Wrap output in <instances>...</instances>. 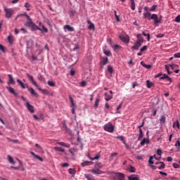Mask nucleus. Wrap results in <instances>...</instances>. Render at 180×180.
<instances>
[{
    "mask_svg": "<svg viewBox=\"0 0 180 180\" xmlns=\"http://www.w3.org/2000/svg\"><path fill=\"white\" fill-rule=\"evenodd\" d=\"M160 164H161V165L158 167V169H164V168H165V163H164V162H160Z\"/></svg>",
    "mask_w": 180,
    "mask_h": 180,
    "instance_id": "f704fd0d",
    "label": "nucleus"
},
{
    "mask_svg": "<svg viewBox=\"0 0 180 180\" xmlns=\"http://www.w3.org/2000/svg\"><path fill=\"white\" fill-rule=\"evenodd\" d=\"M130 2L131 11H136V3L134 2V0H130Z\"/></svg>",
    "mask_w": 180,
    "mask_h": 180,
    "instance_id": "a878e982",
    "label": "nucleus"
},
{
    "mask_svg": "<svg viewBox=\"0 0 180 180\" xmlns=\"http://www.w3.org/2000/svg\"><path fill=\"white\" fill-rule=\"evenodd\" d=\"M48 85H49V86H55L56 84L53 82L49 81L48 82Z\"/></svg>",
    "mask_w": 180,
    "mask_h": 180,
    "instance_id": "603ef678",
    "label": "nucleus"
},
{
    "mask_svg": "<svg viewBox=\"0 0 180 180\" xmlns=\"http://www.w3.org/2000/svg\"><path fill=\"white\" fill-rule=\"evenodd\" d=\"M113 49L115 51L116 50H119V49H120V46L117 45V44H115L113 46Z\"/></svg>",
    "mask_w": 180,
    "mask_h": 180,
    "instance_id": "13d9d810",
    "label": "nucleus"
},
{
    "mask_svg": "<svg viewBox=\"0 0 180 180\" xmlns=\"http://www.w3.org/2000/svg\"><path fill=\"white\" fill-rule=\"evenodd\" d=\"M116 139H117V140H120V141H122L123 144H124V146H127V143H126V140L124 139V136H117Z\"/></svg>",
    "mask_w": 180,
    "mask_h": 180,
    "instance_id": "aec40b11",
    "label": "nucleus"
},
{
    "mask_svg": "<svg viewBox=\"0 0 180 180\" xmlns=\"http://www.w3.org/2000/svg\"><path fill=\"white\" fill-rule=\"evenodd\" d=\"M62 167H63V168H66L67 167H70V164H68V163H63L62 165Z\"/></svg>",
    "mask_w": 180,
    "mask_h": 180,
    "instance_id": "774afa93",
    "label": "nucleus"
},
{
    "mask_svg": "<svg viewBox=\"0 0 180 180\" xmlns=\"http://www.w3.org/2000/svg\"><path fill=\"white\" fill-rule=\"evenodd\" d=\"M17 82L19 83V85H20V86L22 88V89H25V88H29L27 86V84L22 83V82L20 81V79H17Z\"/></svg>",
    "mask_w": 180,
    "mask_h": 180,
    "instance_id": "4468645a",
    "label": "nucleus"
},
{
    "mask_svg": "<svg viewBox=\"0 0 180 180\" xmlns=\"http://www.w3.org/2000/svg\"><path fill=\"white\" fill-rule=\"evenodd\" d=\"M173 167L174 168H176V169L180 168V165H178V163H174Z\"/></svg>",
    "mask_w": 180,
    "mask_h": 180,
    "instance_id": "680f3d73",
    "label": "nucleus"
},
{
    "mask_svg": "<svg viewBox=\"0 0 180 180\" xmlns=\"http://www.w3.org/2000/svg\"><path fill=\"white\" fill-rule=\"evenodd\" d=\"M94 167L96 169L102 168L103 167V164L101 162H96Z\"/></svg>",
    "mask_w": 180,
    "mask_h": 180,
    "instance_id": "cd10ccee",
    "label": "nucleus"
},
{
    "mask_svg": "<svg viewBox=\"0 0 180 180\" xmlns=\"http://www.w3.org/2000/svg\"><path fill=\"white\" fill-rule=\"evenodd\" d=\"M91 164H92V162L85 161L82 163V167H88V165H90Z\"/></svg>",
    "mask_w": 180,
    "mask_h": 180,
    "instance_id": "c756f323",
    "label": "nucleus"
},
{
    "mask_svg": "<svg viewBox=\"0 0 180 180\" xmlns=\"http://www.w3.org/2000/svg\"><path fill=\"white\" fill-rule=\"evenodd\" d=\"M39 30H40V32H41V33H49V29H47V27H46L44 26V25H43V23L41 22H39Z\"/></svg>",
    "mask_w": 180,
    "mask_h": 180,
    "instance_id": "423d86ee",
    "label": "nucleus"
},
{
    "mask_svg": "<svg viewBox=\"0 0 180 180\" xmlns=\"http://www.w3.org/2000/svg\"><path fill=\"white\" fill-rule=\"evenodd\" d=\"M80 86H82V87L86 86V82H85V81L82 82L80 83Z\"/></svg>",
    "mask_w": 180,
    "mask_h": 180,
    "instance_id": "bf43d9fd",
    "label": "nucleus"
},
{
    "mask_svg": "<svg viewBox=\"0 0 180 180\" xmlns=\"http://www.w3.org/2000/svg\"><path fill=\"white\" fill-rule=\"evenodd\" d=\"M142 34H143V36H145V37H147L148 41H150V34H146V32H143Z\"/></svg>",
    "mask_w": 180,
    "mask_h": 180,
    "instance_id": "c9c22d12",
    "label": "nucleus"
},
{
    "mask_svg": "<svg viewBox=\"0 0 180 180\" xmlns=\"http://www.w3.org/2000/svg\"><path fill=\"white\" fill-rule=\"evenodd\" d=\"M118 153H114L111 154V156L110 157V160H113V157H117Z\"/></svg>",
    "mask_w": 180,
    "mask_h": 180,
    "instance_id": "3c124183",
    "label": "nucleus"
},
{
    "mask_svg": "<svg viewBox=\"0 0 180 180\" xmlns=\"http://www.w3.org/2000/svg\"><path fill=\"white\" fill-rule=\"evenodd\" d=\"M89 29L90 30H91V29H95V25H94L93 23L90 24V25L89 26Z\"/></svg>",
    "mask_w": 180,
    "mask_h": 180,
    "instance_id": "338daca9",
    "label": "nucleus"
},
{
    "mask_svg": "<svg viewBox=\"0 0 180 180\" xmlns=\"http://www.w3.org/2000/svg\"><path fill=\"white\" fill-rule=\"evenodd\" d=\"M108 71L110 74H113V67L110 65L108 66Z\"/></svg>",
    "mask_w": 180,
    "mask_h": 180,
    "instance_id": "2f4dec72",
    "label": "nucleus"
},
{
    "mask_svg": "<svg viewBox=\"0 0 180 180\" xmlns=\"http://www.w3.org/2000/svg\"><path fill=\"white\" fill-rule=\"evenodd\" d=\"M29 91L31 92L32 95L37 98L39 96V94H37V92L33 89L32 87H28Z\"/></svg>",
    "mask_w": 180,
    "mask_h": 180,
    "instance_id": "a211bd4d",
    "label": "nucleus"
},
{
    "mask_svg": "<svg viewBox=\"0 0 180 180\" xmlns=\"http://www.w3.org/2000/svg\"><path fill=\"white\" fill-rule=\"evenodd\" d=\"M104 54H105V56H108V57H110V56H111V53L110 51H104Z\"/></svg>",
    "mask_w": 180,
    "mask_h": 180,
    "instance_id": "6e6d98bb",
    "label": "nucleus"
},
{
    "mask_svg": "<svg viewBox=\"0 0 180 180\" xmlns=\"http://www.w3.org/2000/svg\"><path fill=\"white\" fill-rule=\"evenodd\" d=\"M128 169L129 172H136V168L134 167L130 166Z\"/></svg>",
    "mask_w": 180,
    "mask_h": 180,
    "instance_id": "ea45409f",
    "label": "nucleus"
},
{
    "mask_svg": "<svg viewBox=\"0 0 180 180\" xmlns=\"http://www.w3.org/2000/svg\"><path fill=\"white\" fill-rule=\"evenodd\" d=\"M101 101V99L96 98L94 104V108H98L99 106V102Z\"/></svg>",
    "mask_w": 180,
    "mask_h": 180,
    "instance_id": "4c0bfd02",
    "label": "nucleus"
},
{
    "mask_svg": "<svg viewBox=\"0 0 180 180\" xmlns=\"http://www.w3.org/2000/svg\"><path fill=\"white\" fill-rule=\"evenodd\" d=\"M30 6H31L30 4H29V3H25V8H27V11H30Z\"/></svg>",
    "mask_w": 180,
    "mask_h": 180,
    "instance_id": "49530a36",
    "label": "nucleus"
},
{
    "mask_svg": "<svg viewBox=\"0 0 180 180\" xmlns=\"http://www.w3.org/2000/svg\"><path fill=\"white\" fill-rule=\"evenodd\" d=\"M58 144L59 146H62L63 147H66V148H70V144L69 143H65L64 142H58Z\"/></svg>",
    "mask_w": 180,
    "mask_h": 180,
    "instance_id": "393cba45",
    "label": "nucleus"
},
{
    "mask_svg": "<svg viewBox=\"0 0 180 180\" xmlns=\"http://www.w3.org/2000/svg\"><path fill=\"white\" fill-rule=\"evenodd\" d=\"M174 57L175 58H180V53H174Z\"/></svg>",
    "mask_w": 180,
    "mask_h": 180,
    "instance_id": "e2e57ef3",
    "label": "nucleus"
},
{
    "mask_svg": "<svg viewBox=\"0 0 180 180\" xmlns=\"http://www.w3.org/2000/svg\"><path fill=\"white\" fill-rule=\"evenodd\" d=\"M146 86L147 88L150 89V88H153V86H155L154 82H152L150 80H147L146 81Z\"/></svg>",
    "mask_w": 180,
    "mask_h": 180,
    "instance_id": "dca6fc26",
    "label": "nucleus"
},
{
    "mask_svg": "<svg viewBox=\"0 0 180 180\" xmlns=\"http://www.w3.org/2000/svg\"><path fill=\"white\" fill-rule=\"evenodd\" d=\"M146 144H150V140H148V139L144 138L141 142V146H146Z\"/></svg>",
    "mask_w": 180,
    "mask_h": 180,
    "instance_id": "6ab92c4d",
    "label": "nucleus"
},
{
    "mask_svg": "<svg viewBox=\"0 0 180 180\" xmlns=\"http://www.w3.org/2000/svg\"><path fill=\"white\" fill-rule=\"evenodd\" d=\"M104 130L108 131V133H113L115 127L110 122H108L104 125Z\"/></svg>",
    "mask_w": 180,
    "mask_h": 180,
    "instance_id": "7ed1b4c3",
    "label": "nucleus"
},
{
    "mask_svg": "<svg viewBox=\"0 0 180 180\" xmlns=\"http://www.w3.org/2000/svg\"><path fill=\"white\" fill-rule=\"evenodd\" d=\"M141 44L140 42H136L134 44V45L131 47V49H133V50H139V49H140V47H141Z\"/></svg>",
    "mask_w": 180,
    "mask_h": 180,
    "instance_id": "2eb2a0df",
    "label": "nucleus"
},
{
    "mask_svg": "<svg viewBox=\"0 0 180 180\" xmlns=\"http://www.w3.org/2000/svg\"><path fill=\"white\" fill-rule=\"evenodd\" d=\"M147 49H148V47L147 46H143L140 49L141 53H143V51H147Z\"/></svg>",
    "mask_w": 180,
    "mask_h": 180,
    "instance_id": "a18cd8bd",
    "label": "nucleus"
},
{
    "mask_svg": "<svg viewBox=\"0 0 180 180\" xmlns=\"http://www.w3.org/2000/svg\"><path fill=\"white\" fill-rule=\"evenodd\" d=\"M69 153H70V154L72 155H75V148H70L69 149Z\"/></svg>",
    "mask_w": 180,
    "mask_h": 180,
    "instance_id": "c03bdc74",
    "label": "nucleus"
},
{
    "mask_svg": "<svg viewBox=\"0 0 180 180\" xmlns=\"http://www.w3.org/2000/svg\"><path fill=\"white\" fill-rule=\"evenodd\" d=\"M168 78H169V77L168 75H167L166 74L163 75V77H162L160 78V79H168Z\"/></svg>",
    "mask_w": 180,
    "mask_h": 180,
    "instance_id": "4d7b16f0",
    "label": "nucleus"
},
{
    "mask_svg": "<svg viewBox=\"0 0 180 180\" xmlns=\"http://www.w3.org/2000/svg\"><path fill=\"white\" fill-rule=\"evenodd\" d=\"M54 150L55 151H59V152H61V153H64L65 150L61 148H58V147H55L54 148Z\"/></svg>",
    "mask_w": 180,
    "mask_h": 180,
    "instance_id": "473e14b6",
    "label": "nucleus"
},
{
    "mask_svg": "<svg viewBox=\"0 0 180 180\" xmlns=\"http://www.w3.org/2000/svg\"><path fill=\"white\" fill-rule=\"evenodd\" d=\"M143 18L145 19H152L154 20L155 25H158V23H161V19L158 18V15L157 14H152L150 12L143 13Z\"/></svg>",
    "mask_w": 180,
    "mask_h": 180,
    "instance_id": "f257e3e1",
    "label": "nucleus"
},
{
    "mask_svg": "<svg viewBox=\"0 0 180 180\" xmlns=\"http://www.w3.org/2000/svg\"><path fill=\"white\" fill-rule=\"evenodd\" d=\"M165 70L167 71L169 75L170 74H172V72L169 71V67L172 68V70H175V68L178 67L176 65H165Z\"/></svg>",
    "mask_w": 180,
    "mask_h": 180,
    "instance_id": "1a4fd4ad",
    "label": "nucleus"
},
{
    "mask_svg": "<svg viewBox=\"0 0 180 180\" xmlns=\"http://www.w3.org/2000/svg\"><path fill=\"white\" fill-rule=\"evenodd\" d=\"M22 16H25L28 20V22H30L32 20V18H30V16H29V15H27V13H25L24 14H22Z\"/></svg>",
    "mask_w": 180,
    "mask_h": 180,
    "instance_id": "37998d69",
    "label": "nucleus"
},
{
    "mask_svg": "<svg viewBox=\"0 0 180 180\" xmlns=\"http://www.w3.org/2000/svg\"><path fill=\"white\" fill-rule=\"evenodd\" d=\"M27 77L30 79V81H31L32 84H33V85H34L37 88H38V89L39 91H42L43 94H47V90L41 89V88H40V85L37 84L36 81H34V79L33 78V76H32L29 73H27Z\"/></svg>",
    "mask_w": 180,
    "mask_h": 180,
    "instance_id": "f03ea898",
    "label": "nucleus"
},
{
    "mask_svg": "<svg viewBox=\"0 0 180 180\" xmlns=\"http://www.w3.org/2000/svg\"><path fill=\"white\" fill-rule=\"evenodd\" d=\"M109 63V59H108V57H103L101 58V61L100 63L101 65L103 67V65H106Z\"/></svg>",
    "mask_w": 180,
    "mask_h": 180,
    "instance_id": "9b49d317",
    "label": "nucleus"
},
{
    "mask_svg": "<svg viewBox=\"0 0 180 180\" xmlns=\"http://www.w3.org/2000/svg\"><path fill=\"white\" fill-rule=\"evenodd\" d=\"M69 174H70V175H75V169H69Z\"/></svg>",
    "mask_w": 180,
    "mask_h": 180,
    "instance_id": "e433bc0d",
    "label": "nucleus"
},
{
    "mask_svg": "<svg viewBox=\"0 0 180 180\" xmlns=\"http://www.w3.org/2000/svg\"><path fill=\"white\" fill-rule=\"evenodd\" d=\"M166 118L165 116H162L160 118V123H165Z\"/></svg>",
    "mask_w": 180,
    "mask_h": 180,
    "instance_id": "5fc2aeb1",
    "label": "nucleus"
},
{
    "mask_svg": "<svg viewBox=\"0 0 180 180\" xmlns=\"http://www.w3.org/2000/svg\"><path fill=\"white\" fill-rule=\"evenodd\" d=\"M25 106L31 113H34V107L32 105L29 101H26Z\"/></svg>",
    "mask_w": 180,
    "mask_h": 180,
    "instance_id": "6e6552de",
    "label": "nucleus"
},
{
    "mask_svg": "<svg viewBox=\"0 0 180 180\" xmlns=\"http://www.w3.org/2000/svg\"><path fill=\"white\" fill-rule=\"evenodd\" d=\"M5 11V16L7 19L12 18V15H13V8H8L6 6L4 8Z\"/></svg>",
    "mask_w": 180,
    "mask_h": 180,
    "instance_id": "20e7f679",
    "label": "nucleus"
},
{
    "mask_svg": "<svg viewBox=\"0 0 180 180\" xmlns=\"http://www.w3.org/2000/svg\"><path fill=\"white\" fill-rule=\"evenodd\" d=\"M69 99L70 101L71 108H75V103H74V99H72V97L71 96H69Z\"/></svg>",
    "mask_w": 180,
    "mask_h": 180,
    "instance_id": "c85d7f7f",
    "label": "nucleus"
},
{
    "mask_svg": "<svg viewBox=\"0 0 180 180\" xmlns=\"http://www.w3.org/2000/svg\"><path fill=\"white\" fill-rule=\"evenodd\" d=\"M174 22H176V23H180V15H177L175 19Z\"/></svg>",
    "mask_w": 180,
    "mask_h": 180,
    "instance_id": "de8ad7c7",
    "label": "nucleus"
},
{
    "mask_svg": "<svg viewBox=\"0 0 180 180\" xmlns=\"http://www.w3.org/2000/svg\"><path fill=\"white\" fill-rule=\"evenodd\" d=\"M64 30L65 32H74V27H71L70 25H66L64 26Z\"/></svg>",
    "mask_w": 180,
    "mask_h": 180,
    "instance_id": "ddd939ff",
    "label": "nucleus"
},
{
    "mask_svg": "<svg viewBox=\"0 0 180 180\" xmlns=\"http://www.w3.org/2000/svg\"><path fill=\"white\" fill-rule=\"evenodd\" d=\"M158 6L157 5H153L150 8H149V11L150 12H154V11H155V9H157Z\"/></svg>",
    "mask_w": 180,
    "mask_h": 180,
    "instance_id": "58836bf2",
    "label": "nucleus"
},
{
    "mask_svg": "<svg viewBox=\"0 0 180 180\" xmlns=\"http://www.w3.org/2000/svg\"><path fill=\"white\" fill-rule=\"evenodd\" d=\"M30 154L32 155H33V157H34V158H37V160H39L41 162H43V158L37 155H36L33 152H30Z\"/></svg>",
    "mask_w": 180,
    "mask_h": 180,
    "instance_id": "412c9836",
    "label": "nucleus"
},
{
    "mask_svg": "<svg viewBox=\"0 0 180 180\" xmlns=\"http://www.w3.org/2000/svg\"><path fill=\"white\" fill-rule=\"evenodd\" d=\"M179 121H176V122H174L173 127H178L179 129Z\"/></svg>",
    "mask_w": 180,
    "mask_h": 180,
    "instance_id": "8fccbe9b",
    "label": "nucleus"
},
{
    "mask_svg": "<svg viewBox=\"0 0 180 180\" xmlns=\"http://www.w3.org/2000/svg\"><path fill=\"white\" fill-rule=\"evenodd\" d=\"M137 37V42L138 43H141V44H143V43H144V39L143 38V36L141 35V34H139L136 36Z\"/></svg>",
    "mask_w": 180,
    "mask_h": 180,
    "instance_id": "f8f14e48",
    "label": "nucleus"
},
{
    "mask_svg": "<svg viewBox=\"0 0 180 180\" xmlns=\"http://www.w3.org/2000/svg\"><path fill=\"white\" fill-rule=\"evenodd\" d=\"M154 158H155V155L150 157V158H149V164H154V161H153V160H154Z\"/></svg>",
    "mask_w": 180,
    "mask_h": 180,
    "instance_id": "a19ab883",
    "label": "nucleus"
},
{
    "mask_svg": "<svg viewBox=\"0 0 180 180\" xmlns=\"http://www.w3.org/2000/svg\"><path fill=\"white\" fill-rule=\"evenodd\" d=\"M129 180H139V177L134 176V175H132V176H129L128 177Z\"/></svg>",
    "mask_w": 180,
    "mask_h": 180,
    "instance_id": "72a5a7b5",
    "label": "nucleus"
},
{
    "mask_svg": "<svg viewBox=\"0 0 180 180\" xmlns=\"http://www.w3.org/2000/svg\"><path fill=\"white\" fill-rule=\"evenodd\" d=\"M6 89H8L10 94H12V95H14V96H16V98L19 97V93H18V91H16V90L13 87L7 86Z\"/></svg>",
    "mask_w": 180,
    "mask_h": 180,
    "instance_id": "0eeeda50",
    "label": "nucleus"
},
{
    "mask_svg": "<svg viewBox=\"0 0 180 180\" xmlns=\"http://www.w3.org/2000/svg\"><path fill=\"white\" fill-rule=\"evenodd\" d=\"M157 154L158 155H161L162 154V150L161 149H158Z\"/></svg>",
    "mask_w": 180,
    "mask_h": 180,
    "instance_id": "0e129e2a",
    "label": "nucleus"
},
{
    "mask_svg": "<svg viewBox=\"0 0 180 180\" xmlns=\"http://www.w3.org/2000/svg\"><path fill=\"white\" fill-rule=\"evenodd\" d=\"M120 109H122V103L117 108V113H120V112L119 111Z\"/></svg>",
    "mask_w": 180,
    "mask_h": 180,
    "instance_id": "052dcab7",
    "label": "nucleus"
},
{
    "mask_svg": "<svg viewBox=\"0 0 180 180\" xmlns=\"http://www.w3.org/2000/svg\"><path fill=\"white\" fill-rule=\"evenodd\" d=\"M101 156H99V155H97L96 157L94 158H90V160H91V161H94V160H99Z\"/></svg>",
    "mask_w": 180,
    "mask_h": 180,
    "instance_id": "864d4df0",
    "label": "nucleus"
},
{
    "mask_svg": "<svg viewBox=\"0 0 180 180\" xmlns=\"http://www.w3.org/2000/svg\"><path fill=\"white\" fill-rule=\"evenodd\" d=\"M120 40H122V41H124V43H129L128 38L123 35H120Z\"/></svg>",
    "mask_w": 180,
    "mask_h": 180,
    "instance_id": "5701e85b",
    "label": "nucleus"
},
{
    "mask_svg": "<svg viewBox=\"0 0 180 180\" xmlns=\"http://www.w3.org/2000/svg\"><path fill=\"white\" fill-rule=\"evenodd\" d=\"M27 26H28V27H31L32 30H39V26L34 24L32 20L27 22Z\"/></svg>",
    "mask_w": 180,
    "mask_h": 180,
    "instance_id": "39448f33",
    "label": "nucleus"
},
{
    "mask_svg": "<svg viewBox=\"0 0 180 180\" xmlns=\"http://www.w3.org/2000/svg\"><path fill=\"white\" fill-rule=\"evenodd\" d=\"M141 127H143V124L139 127V134L138 140H140V139H143V130H141Z\"/></svg>",
    "mask_w": 180,
    "mask_h": 180,
    "instance_id": "f3484780",
    "label": "nucleus"
},
{
    "mask_svg": "<svg viewBox=\"0 0 180 180\" xmlns=\"http://www.w3.org/2000/svg\"><path fill=\"white\" fill-rule=\"evenodd\" d=\"M141 65H142V67H144V68H146L147 70H150L152 67L151 65H147L144 63L143 61L141 62Z\"/></svg>",
    "mask_w": 180,
    "mask_h": 180,
    "instance_id": "4be33fe9",
    "label": "nucleus"
},
{
    "mask_svg": "<svg viewBox=\"0 0 180 180\" xmlns=\"http://www.w3.org/2000/svg\"><path fill=\"white\" fill-rule=\"evenodd\" d=\"M8 78H10L8 84H15V79H13L12 75H8Z\"/></svg>",
    "mask_w": 180,
    "mask_h": 180,
    "instance_id": "7c9ffc66",
    "label": "nucleus"
},
{
    "mask_svg": "<svg viewBox=\"0 0 180 180\" xmlns=\"http://www.w3.org/2000/svg\"><path fill=\"white\" fill-rule=\"evenodd\" d=\"M84 176H85V178H86V179H88V180H92V176H91V174H84Z\"/></svg>",
    "mask_w": 180,
    "mask_h": 180,
    "instance_id": "09e8293b",
    "label": "nucleus"
},
{
    "mask_svg": "<svg viewBox=\"0 0 180 180\" xmlns=\"http://www.w3.org/2000/svg\"><path fill=\"white\" fill-rule=\"evenodd\" d=\"M156 37L158 39H161V38L164 37V34H159L156 35Z\"/></svg>",
    "mask_w": 180,
    "mask_h": 180,
    "instance_id": "69168bd1",
    "label": "nucleus"
},
{
    "mask_svg": "<svg viewBox=\"0 0 180 180\" xmlns=\"http://www.w3.org/2000/svg\"><path fill=\"white\" fill-rule=\"evenodd\" d=\"M104 96H105V100L107 101H110V99H112V98H113V96L109 95V94H108V93H105Z\"/></svg>",
    "mask_w": 180,
    "mask_h": 180,
    "instance_id": "bb28decb",
    "label": "nucleus"
},
{
    "mask_svg": "<svg viewBox=\"0 0 180 180\" xmlns=\"http://www.w3.org/2000/svg\"><path fill=\"white\" fill-rule=\"evenodd\" d=\"M8 40L10 44H13V41H15V38L13 36L10 35L8 37Z\"/></svg>",
    "mask_w": 180,
    "mask_h": 180,
    "instance_id": "b1692460",
    "label": "nucleus"
},
{
    "mask_svg": "<svg viewBox=\"0 0 180 180\" xmlns=\"http://www.w3.org/2000/svg\"><path fill=\"white\" fill-rule=\"evenodd\" d=\"M8 161L11 162V164H15V162L13 161V158L11 155H8Z\"/></svg>",
    "mask_w": 180,
    "mask_h": 180,
    "instance_id": "79ce46f5",
    "label": "nucleus"
},
{
    "mask_svg": "<svg viewBox=\"0 0 180 180\" xmlns=\"http://www.w3.org/2000/svg\"><path fill=\"white\" fill-rule=\"evenodd\" d=\"M91 173L94 174V175H101V174H105V172L96 168V169H91Z\"/></svg>",
    "mask_w": 180,
    "mask_h": 180,
    "instance_id": "9d476101",
    "label": "nucleus"
}]
</instances>
